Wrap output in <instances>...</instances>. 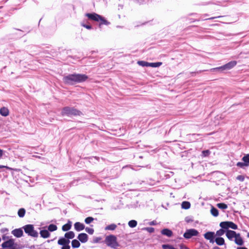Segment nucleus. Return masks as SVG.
Instances as JSON below:
<instances>
[{"mask_svg":"<svg viewBox=\"0 0 249 249\" xmlns=\"http://www.w3.org/2000/svg\"><path fill=\"white\" fill-rule=\"evenodd\" d=\"M88 76L84 74L73 73L69 74L63 78V82L68 85H73L76 83L86 81Z\"/></svg>","mask_w":249,"mask_h":249,"instance_id":"obj_1","label":"nucleus"},{"mask_svg":"<svg viewBox=\"0 0 249 249\" xmlns=\"http://www.w3.org/2000/svg\"><path fill=\"white\" fill-rule=\"evenodd\" d=\"M85 16L90 20L99 22V27L100 28L103 25L107 26L110 24V23L104 17L95 13H87L86 14Z\"/></svg>","mask_w":249,"mask_h":249,"instance_id":"obj_2","label":"nucleus"},{"mask_svg":"<svg viewBox=\"0 0 249 249\" xmlns=\"http://www.w3.org/2000/svg\"><path fill=\"white\" fill-rule=\"evenodd\" d=\"M106 245L112 248L115 249L119 246L117 241V237L114 235L107 236L105 240Z\"/></svg>","mask_w":249,"mask_h":249,"instance_id":"obj_3","label":"nucleus"},{"mask_svg":"<svg viewBox=\"0 0 249 249\" xmlns=\"http://www.w3.org/2000/svg\"><path fill=\"white\" fill-rule=\"evenodd\" d=\"M3 249H20V245L15 242L14 239L11 238L8 240L3 242L1 245Z\"/></svg>","mask_w":249,"mask_h":249,"instance_id":"obj_4","label":"nucleus"},{"mask_svg":"<svg viewBox=\"0 0 249 249\" xmlns=\"http://www.w3.org/2000/svg\"><path fill=\"white\" fill-rule=\"evenodd\" d=\"M23 229L25 232L29 236L33 237H37L38 235V232L35 230L33 225L29 224L25 225L23 227Z\"/></svg>","mask_w":249,"mask_h":249,"instance_id":"obj_5","label":"nucleus"},{"mask_svg":"<svg viewBox=\"0 0 249 249\" xmlns=\"http://www.w3.org/2000/svg\"><path fill=\"white\" fill-rule=\"evenodd\" d=\"M220 226L222 229H228L230 228L233 230L237 229V226L232 222L231 221H224L220 223Z\"/></svg>","mask_w":249,"mask_h":249,"instance_id":"obj_6","label":"nucleus"},{"mask_svg":"<svg viewBox=\"0 0 249 249\" xmlns=\"http://www.w3.org/2000/svg\"><path fill=\"white\" fill-rule=\"evenodd\" d=\"M198 234V231L195 229H192L186 230V232L183 234V236L186 239H190L192 236H197Z\"/></svg>","mask_w":249,"mask_h":249,"instance_id":"obj_7","label":"nucleus"},{"mask_svg":"<svg viewBox=\"0 0 249 249\" xmlns=\"http://www.w3.org/2000/svg\"><path fill=\"white\" fill-rule=\"evenodd\" d=\"M80 114L81 112L78 110H64V111L62 112L63 115H67L71 117L80 115Z\"/></svg>","mask_w":249,"mask_h":249,"instance_id":"obj_8","label":"nucleus"},{"mask_svg":"<svg viewBox=\"0 0 249 249\" xmlns=\"http://www.w3.org/2000/svg\"><path fill=\"white\" fill-rule=\"evenodd\" d=\"M12 233L16 237L19 238L23 236V232L21 229H16L12 231Z\"/></svg>","mask_w":249,"mask_h":249,"instance_id":"obj_9","label":"nucleus"},{"mask_svg":"<svg viewBox=\"0 0 249 249\" xmlns=\"http://www.w3.org/2000/svg\"><path fill=\"white\" fill-rule=\"evenodd\" d=\"M77 238L82 243H84L88 241V235L85 233H81L78 235Z\"/></svg>","mask_w":249,"mask_h":249,"instance_id":"obj_10","label":"nucleus"},{"mask_svg":"<svg viewBox=\"0 0 249 249\" xmlns=\"http://www.w3.org/2000/svg\"><path fill=\"white\" fill-rule=\"evenodd\" d=\"M237 233L233 231L228 230L226 232V235L230 240H232L234 238Z\"/></svg>","mask_w":249,"mask_h":249,"instance_id":"obj_11","label":"nucleus"},{"mask_svg":"<svg viewBox=\"0 0 249 249\" xmlns=\"http://www.w3.org/2000/svg\"><path fill=\"white\" fill-rule=\"evenodd\" d=\"M74 229L77 231H81L83 230L85 228L84 224L79 222L75 223L74 224Z\"/></svg>","mask_w":249,"mask_h":249,"instance_id":"obj_12","label":"nucleus"},{"mask_svg":"<svg viewBox=\"0 0 249 249\" xmlns=\"http://www.w3.org/2000/svg\"><path fill=\"white\" fill-rule=\"evenodd\" d=\"M214 233L213 232L209 231L206 232L204 235V237L207 240H209L211 243H213V237Z\"/></svg>","mask_w":249,"mask_h":249,"instance_id":"obj_13","label":"nucleus"},{"mask_svg":"<svg viewBox=\"0 0 249 249\" xmlns=\"http://www.w3.org/2000/svg\"><path fill=\"white\" fill-rule=\"evenodd\" d=\"M234 242L236 244L239 246H242L244 244V241L241 237L240 233H237L234 238Z\"/></svg>","mask_w":249,"mask_h":249,"instance_id":"obj_14","label":"nucleus"},{"mask_svg":"<svg viewBox=\"0 0 249 249\" xmlns=\"http://www.w3.org/2000/svg\"><path fill=\"white\" fill-rule=\"evenodd\" d=\"M70 241L68 239L65 238H61L58 240V244L62 245L63 246H66L69 244Z\"/></svg>","mask_w":249,"mask_h":249,"instance_id":"obj_15","label":"nucleus"},{"mask_svg":"<svg viewBox=\"0 0 249 249\" xmlns=\"http://www.w3.org/2000/svg\"><path fill=\"white\" fill-rule=\"evenodd\" d=\"M237 64L236 61H231L225 64L226 70H229L233 68Z\"/></svg>","mask_w":249,"mask_h":249,"instance_id":"obj_16","label":"nucleus"},{"mask_svg":"<svg viewBox=\"0 0 249 249\" xmlns=\"http://www.w3.org/2000/svg\"><path fill=\"white\" fill-rule=\"evenodd\" d=\"M72 225V222L70 221H69L68 223L65 225H64L62 227V230L63 231H68L71 229Z\"/></svg>","mask_w":249,"mask_h":249,"instance_id":"obj_17","label":"nucleus"},{"mask_svg":"<svg viewBox=\"0 0 249 249\" xmlns=\"http://www.w3.org/2000/svg\"><path fill=\"white\" fill-rule=\"evenodd\" d=\"M40 236L44 238H47L50 237V233L49 231L46 230H41L40 231Z\"/></svg>","mask_w":249,"mask_h":249,"instance_id":"obj_18","label":"nucleus"},{"mask_svg":"<svg viewBox=\"0 0 249 249\" xmlns=\"http://www.w3.org/2000/svg\"><path fill=\"white\" fill-rule=\"evenodd\" d=\"M161 233L167 236L168 237H171L173 234L172 231L168 229H164L162 230L161 231Z\"/></svg>","mask_w":249,"mask_h":249,"instance_id":"obj_19","label":"nucleus"},{"mask_svg":"<svg viewBox=\"0 0 249 249\" xmlns=\"http://www.w3.org/2000/svg\"><path fill=\"white\" fill-rule=\"evenodd\" d=\"M215 241L217 245L221 246L225 244V240L222 237H217L215 239Z\"/></svg>","mask_w":249,"mask_h":249,"instance_id":"obj_20","label":"nucleus"},{"mask_svg":"<svg viewBox=\"0 0 249 249\" xmlns=\"http://www.w3.org/2000/svg\"><path fill=\"white\" fill-rule=\"evenodd\" d=\"M74 236H75V234L72 231H69L68 232H66L65 234V237L66 238H67V239H73L74 237Z\"/></svg>","mask_w":249,"mask_h":249,"instance_id":"obj_21","label":"nucleus"},{"mask_svg":"<svg viewBox=\"0 0 249 249\" xmlns=\"http://www.w3.org/2000/svg\"><path fill=\"white\" fill-rule=\"evenodd\" d=\"M71 246L73 248H79L80 246V243L77 240L74 239L71 241Z\"/></svg>","mask_w":249,"mask_h":249,"instance_id":"obj_22","label":"nucleus"},{"mask_svg":"<svg viewBox=\"0 0 249 249\" xmlns=\"http://www.w3.org/2000/svg\"><path fill=\"white\" fill-rule=\"evenodd\" d=\"M211 213L213 216L215 217L217 216L219 214L218 211L213 206H212L211 208Z\"/></svg>","mask_w":249,"mask_h":249,"instance_id":"obj_23","label":"nucleus"},{"mask_svg":"<svg viewBox=\"0 0 249 249\" xmlns=\"http://www.w3.org/2000/svg\"><path fill=\"white\" fill-rule=\"evenodd\" d=\"M116 225L115 224H111L106 227L105 230L113 231L116 229Z\"/></svg>","mask_w":249,"mask_h":249,"instance_id":"obj_24","label":"nucleus"},{"mask_svg":"<svg viewBox=\"0 0 249 249\" xmlns=\"http://www.w3.org/2000/svg\"><path fill=\"white\" fill-rule=\"evenodd\" d=\"M225 67V65H223L222 66H220V67H216V68H215L211 69L210 70V71H225V70H226V68Z\"/></svg>","mask_w":249,"mask_h":249,"instance_id":"obj_25","label":"nucleus"},{"mask_svg":"<svg viewBox=\"0 0 249 249\" xmlns=\"http://www.w3.org/2000/svg\"><path fill=\"white\" fill-rule=\"evenodd\" d=\"M191 206L190 203L188 201H183L181 204V207L184 209H188Z\"/></svg>","mask_w":249,"mask_h":249,"instance_id":"obj_26","label":"nucleus"},{"mask_svg":"<svg viewBox=\"0 0 249 249\" xmlns=\"http://www.w3.org/2000/svg\"><path fill=\"white\" fill-rule=\"evenodd\" d=\"M162 65V62L149 63V67L152 68L159 67Z\"/></svg>","mask_w":249,"mask_h":249,"instance_id":"obj_27","label":"nucleus"},{"mask_svg":"<svg viewBox=\"0 0 249 249\" xmlns=\"http://www.w3.org/2000/svg\"><path fill=\"white\" fill-rule=\"evenodd\" d=\"M128 225L130 228H134L136 227L137 222L135 220H131L128 222Z\"/></svg>","mask_w":249,"mask_h":249,"instance_id":"obj_28","label":"nucleus"},{"mask_svg":"<svg viewBox=\"0 0 249 249\" xmlns=\"http://www.w3.org/2000/svg\"><path fill=\"white\" fill-rule=\"evenodd\" d=\"M48 231H56L57 229V227L54 224H50L48 227Z\"/></svg>","mask_w":249,"mask_h":249,"instance_id":"obj_29","label":"nucleus"},{"mask_svg":"<svg viewBox=\"0 0 249 249\" xmlns=\"http://www.w3.org/2000/svg\"><path fill=\"white\" fill-rule=\"evenodd\" d=\"M25 213V210L24 208L20 209L18 211V215L20 217H23Z\"/></svg>","mask_w":249,"mask_h":249,"instance_id":"obj_30","label":"nucleus"},{"mask_svg":"<svg viewBox=\"0 0 249 249\" xmlns=\"http://www.w3.org/2000/svg\"><path fill=\"white\" fill-rule=\"evenodd\" d=\"M242 160L244 161V162L245 163L247 164V166H249V154H247L244 156L242 158Z\"/></svg>","mask_w":249,"mask_h":249,"instance_id":"obj_31","label":"nucleus"},{"mask_svg":"<svg viewBox=\"0 0 249 249\" xmlns=\"http://www.w3.org/2000/svg\"><path fill=\"white\" fill-rule=\"evenodd\" d=\"M216 205L218 208L221 209H226L228 208V206L223 203H218Z\"/></svg>","mask_w":249,"mask_h":249,"instance_id":"obj_32","label":"nucleus"},{"mask_svg":"<svg viewBox=\"0 0 249 249\" xmlns=\"http://www.w3.org/2000/svg\"><path fill=\"white\" fill-rule=\"evenodd\" d=\"M138 64L142 67H149V62L144 61H139Z\"/></svg>","mask_w":249,"mask_h":249,"instance_id":"obj_33","label":"nucleus"},{"mask_svg":"<svg viewBox=\"0 0 249 249\" xmlns=\"http://www.w3.org/2000/svg\"><path fill=\"white\" fill-rule=\"evenodd\" d=\"M0 114L3 116H7L9 115V112L8 110H0Z\"/></svg>","mask_w":249,"mask_h":249,"instance_id":"obj_34","label":"nucleus"},{"mask_svg":"<svg viewBox=\"0 0 249 249\" xmlns=\"http://www.w3.org/2000/svg\"><path fill=\"white\" fill-rule=\"evenodd\" d=\"M162 248L163 249H177L174 248V247H173L171 245H163L162 246Z\"/></svg>","mask_w":249,"mask_h":249,"instance_id":"obj_35","label":"nucleus"},{"mask_svg":"<svg viewBox=\"0 0 249 249\" xmlns=\"http://www.w3.org/2000/svg\"><path fill=\"white\" fill-rule=\"evenodd\" d=\"M94 219L92 217H88L85 220V222L86 224H90L93 221Z\"/></svg>","mask_w":249,"mask_h":249,"instance_id":"obj_36","label":"nucleus"},{"mask_svg":"<svg viewBox=\"0 0 249 249\" xmlns=\"http://www.w3.org/2000/svg\"><path fill=\"white\" fill-rule=\"evenodd\" d=\"M81 25L82 26L86 28V29H87L88 30H90V29H92V27L90 25L86 24L83 22L81 23Z\"/></svg>","mask_w":249,"mask_h":249,"instance_id":"obj_37","label":"nucleus"},{"mask_svg":"<svg viewBox=\"0 0 249 249\" xmlns=\"http://www.w3.org/2000/svg\"><path fill=\"white\" fill-rule=\"evenodd\" d=\"M225 233V231L223 229H220L217 231L216 232V235L217 236H221L223 235Z\"/></svg>","mask_w":249,"mask_h":249,"instance_id":"obj_38","label":"nucleus"},{"mask_svg":"<svg viewBox=\"0 0 249 249\" xmlns=\"http://www.w3.org/2000/svg\"><path fill=\"white\" fill-rule=\"evenodd\" d=\"M236 165L241 168H244L245 166H248L247 164L244 162H238L237 163Z\"/></svg>","mask_w":249,"mask_h":249,"instance_id":"obj_39","label":"nucleus"},{"mask_svg":"<svg viewBox=\"0 0 249 249\" xmlns=\"http://www.w3.org/2000/svg\"><path fill=\"white\" fill-rule=\"evenodd\" d=\"M85 230L89 234H92L94 232V230L92 228L87 227L85 228Z\"/></svg>","mask_w":249,"mask_h":249,"instance_id":"obj_40","label":"nucleus"},{"mask_svg":"<svg viewBox=\"0 0 249 249\" xmlns=\"http://www.w3.org/2000/svg\"><path fill=\"white\" fill-rule=\"evenodd\" d=\"M202 154L203 157H206L209 155L210 151L209 150H204L202 151Z\"/></svg>","mask_w":249,"mask_h":249,"instance_id":"obj_41","label":"nucleus"},{"mask_svg":"<svg viewBox=\"0 0 249 249\" xmlns=\"http://www.w3.org/2000/svg\"><path fill=\"white\" fill-rule=\"evenodd\" d=\"M236 179L241 181H243L245 179V177L242 175H239L237 177Z\"/></svg>","mask_w":249,"mask_h":249,"instance_id":"obj_42","label":"nucleus"},{"mask_svg":"<svg viewBox=\"0 0 249 249\" xmlns=\"http://www.w3.org/2000/svg\"><path fill=\"white\" fill-rule=\"evenodd\" d=\"M145 230L150 233L153 232L154 231V229L152 227L146 228H145Z\"/></svg>","mask_w":249,"mask_h":249,"instance_id":"obj_43","label":"nucleus"},{"mask_svg":"<svg viewBox=\"0 0 249 249\" xmlns=\"http://www.w3.org/2000/svg\"><path fill=\"white\" fill-rule=\"evenodd\" d=\"M180 249H188L186 246H185L183 245H180Z\"/></svg>","mask_w":249,"mask_h":249,"instance_id":"obj_44","label":"nucleus"},{"mask_svg":"<svg viewBox=\"0 0 249 249\" xmlns=\"http://www.w3.org/2000/svg\"><path fill=\"white\" fill-rule=\"evenodd\" d=\"M62 249H70V247L69 245L63 246Z\"/></svg>","mask_w":249,"mask_h":249,"instance_id":"obj_45","label":"nucleus"},{"mask_svg":"<svg viewBox=\"0 0 249 249\" xmlns=\"http://www.w3.org/2000/svg\"><path fill=\"white\" fill-rule=\"evenodd\" d=\"M204 71H205V70L199 71H198L197 72H192V75L193 76L194 74L201 73V72Z\"/></svg>","mask_w":249,"mask_h":249,"instance_id":"obj_46","label":"nucleus"},{"mask_svg":"<svg viewBox=\"0 0 249 249\" xmlns=\"http://www.w3.org/2000/svg\"><path fill=\"white\" fill-rule=\"evenodd\" d=\"M0 231H1V232L4 233L8 231V229L7 228H3V229H1Z\"/></svg>","mask_w":249,"mask_h":249,"instance_id":"obj_47","label":"nucleus"},{"mask_svg":"<svg viewBox=\"0 0 249 249\" xmlns=\"http://www.w3.org/2000/svg\"><path fill=\"white\" fill-rule=\"evenodd\" d=\"M3 155V150L1 149H0V159L2 157Z\"/></svg>","mask_w":249,"mask_h":249,"instance_id":"obj_48","label":"nucleus"},{"mask_svg":"<svg viewBox=\"0 0 249 249\" xmlns=\"http://www.w3.org/2000/svg\"><path fill=\"white\" fill-rule=\"evenodd\" d=\"M2 168H7V169L9 168L8 167H7L6 166L0 165V169Z\"/></svg>","mask_w":249,"mask_h":249,"instance_id":"obj_49","label":"nucleus"},{"mask_svg":"<svg viewBox=\"0 0 249 249\" xmlns=\"http://www.w3.org/2000/svg\"><path fill=\"white\" fill-rule=\"evenodd\" d=\"M135 2L139 3V4H142V2H141V0H134Z\"/></svg>","mask_w":249,"mask_h":249,"instance_id":"obj_50","label":"nucleus"},{"mask_svg":"<svg viewBox=\"0 0 249 249\" xmlns=\"http://www.w3.org/2000/svg\"><path fill=\"white\" fill-rule=\"evenodd\" d=\"M221 16H218V17H212V18H209L208 19H214V18H221Z\"/></svg>","mask_w":249,"mask_h":249,"instance_id":"obj_51","label":"nucleus"},{"mask_svg":"<svg viewBox=\"0 0 249 249\" xmlns=\"http://www.w3.org/2000/svg\"><path fill=\"white\" fill-rule=\"evenodd\" d=\"M101 239L99 238H96L94 241L95 242H98Z\"/></svg>","mask_w":249,"mask_h":249,"instance_id":"obj_52","label":"nucleus"},{"mask_svg":"<svg viewBox=\"0 0 249 249\" xmlns=\"http://www.w3.org/2000/svg\"><path fill=\"white\" fill-rule=\"evenodd\" d=\"M237 249H248L246 247H238L237 248Z\"/></svg>","mask_w":249,"mask_h":249,"instance_id":"obj_53","label":"nucleus"},{"mask_svg":"<svg viewBox=\"0 0 249 249\" xmlns=\"http://www.w3.org/2000/svg\"><path fill=\"white\" fill-rule=\"evenodd\" d=\"M0 109H7V108L5 107H1Z\"/></svg>","mask_w":249,"mask_h":249,"instance_id":"obj_54","label":"nucleus"},{"mask_svg":"<svg viewBox=\"0 0 249 249\" xmlns=\"http://www.w3.org/2000/svg\"><path fill=\"white\" fill-rule=\"evenodd\" d=\"M63 109H70V108L69 107H65Z\"/></svg>","mask_w":249,"mask_h":249,"instance_id":"obj_55","label":"nucleus"},{"mask_svg":"<svg viewBox=\"0 0 249 249\" xmlns=\"http://www.w3.org/2000/svg\"><path fill=\"white\" fill-rule=\"evenodd\" d=\"M247 236L249 237V232L248 233Z\"/></svg>","mask_w":249,"mask_h":249,"instance_id":"obj_56","label":"nucleus"},{"mask_svg":"<svg viewBox=\"0 0 249 249\" xmlns=\"http://www.w3.org/2000/svg\"><path fill=\"white\" fill-rule=\"evenodd\" d=\"M3 238V239L4 240V239H5V237H3V238Z\"/></svg>","mask_w":249,"mask_h":249,"instance_id":"obj_57","label":"nucleus"}]
</instances>
